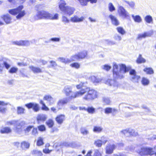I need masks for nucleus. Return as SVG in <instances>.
Wrapping results in <instances>:
<instances>
[{
	"label": "nucleus",
	"instance_id": "1",
	"mask_svg": "<svg viewBox=\"0 0 156 156\" xmlns=\"http://www.w3.org/2000/svg\"><path fill=\"white\" fill-rule=\"evenodd\" d=\"M85 83L81 82L79 84L76 85V87L77 89L81 90L76 92H73L70 87H65L64 90L65 95L68 97L69 99L71 100L82 96L86 92L87 93L83 98V100L89 101L97 98L98 93L95 90L91 89L89 87H86L85 89H83L85 87Z\"/></svg>",
	"mask_w": 156,
	"mask_h": 156
},
{
	"label": "nucleus",
	"instance_id": "6",
	"mask_svg": "<svg viewBox=\"0 0 156 156\" xmlns=\"http://www.w3.org/2000/svg\"><path fill=\"white\" fill-rule=\"evenodd\" d=\"M88 52L86 50L82 51L77 54L72 55L73 61L78 60L80 59H83L87 57Z\"/></svg>",
	"mask_w": 156,
	"mask_h": 156
},
{
	"label": "nucleus",
	"instance_id": "10",
	"mask_svg": "<svg viewBox=\"0 0 156 156\" xmlns=\"http://www.w3.org/2000/svg\"><path fill=\"white\" fill-rule=\"evenodd\" d=\"M110 19L112 23L115 26H119L120 24V22L117 19L112 15H110L109 16Z\"/></svg>",
	"mask_w": 156,
	"mask_h": 156
},
{
	"label": "nucleus",
	"instance_id": "21",
	"mask_svg": "<svg viewBox=\"0 0 156 156\" xmlns=\"http://www.w3.org/2000/svg\"><path fill=\"white\" fill-rule=\"evenodd\" d=\"M115 146L114 145H110L106 147V153L108 154H111L115 148Z\"/></svg>",
	"mask_w": 156,
	"mask_h": 156
},
{
	"label": "nucleus",
	"instance_id": "9",
	"mask_svg": "<svg viewBox=\"0 0 156 156\" xmlns=\"http://www.w3.org/2000/svg\"><path fill=\"white\" fill-rule=\"evenodd\" d=\"M55 120L59 124H62L66 119V116L64 114H60L57 115L55 118Z\"/></svg>",
	"mask_w": 156,
	"mask_h": 156
},
{
	"label": "nucleus",
	"instance_id": "42",
	"mask_svg": "<svg viewBox=\"0 0 156 156\" xmlns=\"http://www.w3.org/2000/svg\"><path fill=\"white\" fill-rule=\"evenodd\" d=\"M47 116L45 115L42 114L40 115V121L44 122L46 120Z\"/></svg>",
	"mask_w": 156,
	"mask_h": 156
},
{
	"label": "nucleus",
	"instance_id": "35",
	"mask_svg": "<svg viewBox=\"0 0 156 156\" xmlns=\"http://www.w3.org/2000/svg\"><path fill=\"white\" fill-rule=\"evenodd\" d=\"M40 102L42 105V106L41 108V110L46 111L49 110V108L45 105L42 101H41Z\"/></svg>",
	"mask_w": 156,
	"mask_h": 156
},
{
	"label": "nucleus",
	"instance_id": "39",
	"mask_svg": "<svg viewBox=\"0 0 156 156\" xmlns=\"http://www.w3.org/2000/svg\"><path fill=\"white\" fill-rule=\"evenodd\" d=\"M17 120H12L6 122L5 124L7 125H14L15 126L16 123L17 122Z\"/></svg>",
	"mask_w": 156,
	"mask_h": 156
},
{
	"label": "nucleus",
	"instance_id": "14",
	"mask_svg": "<svg viewBox=\"0 0 156 156\" xmlns=\"http://www.w3.org/2000/svg\"><path fill=\"white\" fill-rule=\"evenodd\" d=\"M1 18L6 24H9L11 22V17L9 14L2 15L1 16Z\"/></svg>",
	"mask_w": 156,
	"mask_h": 156
},
{
	"label": "nucleus",
	"instance_id": "25",
	"mask_svg": "<svg viewBox=\"0 0 156 156\" xmlns=\"http://www.w3.org/2000/svg\"><path fill=\"white\" fill-rule=\"evenodd\" d=\"M143 71L147 74L151 75L154 73L153 69L151 67H145L143 69Z\"/></svg>",
	"mask_w": 156,
	"mask_h": 156
},
{
	"label": "nucleus",
	"instance_id": "49",
	"mask_svg": "<svg viewBox=\"0 0 156 156\" xmlns=\"http://www.w3.org/2000/svg\"><path fill=\"white\" fill-rule=\"evenodd\" d=\"M2 106V105H0V113H4L6 112V108Z\"/></svg>",
	"mask_w": 156,
	"mask_h": 156
},
{
	"label": "nucleus",
	"instance_id": "31",
	"mask_svg": "<svg viewBox=\"0 0 156 156\" xmlns=\"http://www.w3.org/2000/svg\"><path fill=\"white\" fill-rule=\"evenodd\" d=\"M116 29L117 32L122 35H124L126 33V31L122 27H116Z\"/></svg>",
	"mask_w": 156,
	"mask_h": 156
},
{
	"label": "nucleus",
	"instance_id": "44",
	"mask_svg": "<svg viewBox=\"0 0 156 156\" xmlns=\"http://www.w3.org/2000/svg\"><path fill=\"white\" fill-rule=\"evenodd\" d=\"M18 70V69L15 67H12L9 70V73H16Z\"/></svg>",
	"mask_w": 156,
	"mask_h": 156
},
{
	"label": "nucleus",
	"instance_id": "58",
	"mask_svg": "<svg viewBox=\"0 0 156 156\" xmlns=\"http://www.w3.org/2000/svg\"><path fill=\"white\" fill-rule=\"evenodd\" d=\"M3 64L5 67L7 69H8L10 66V65L8 64L6 62H3Z\"/></svg>",
	"mask_w": 156,
	"mask_h": 156
},
{
	"label": "nucleus",
	"instance_id": "19",
	"mask_svg": "<svg viewBox=\"0 0 156 156\" xmlns=\"http://www.w3.org/2000/svg\"><path fill=\"white\" fill-rule=\"evenodd\" d=\"M30 144L28 142L24 141L21 143V147L23 150H26L28 149L30 147Z\"/></svg>",
	"mask_w": 156,
	"mask_h": 156
},
{
	"label": "nucleus",
	"instance_id": "5",
	"mask_svg": "<svg viewBox=\"0 0 156 156\" xmlns=\"http://www.w3.org/2000/svg\"><path fill=\"white\" fill-rule=\"evenodd\" d=\"M119 65L116 64H114L113 66L112 74L113 79L114 80L121 79L124 78L123 75L120 74L118 70Z\"/></svg>",
	"mask_w": 156,
	"mask_h": 156
},
{
	"label": "nucleus",
	"instance_id": "64",
	"mask_svg": "<svg viewBox=\"0 0 156 156\" xmlns=\"http://www.w3.org/2000/svg\"><path fill=\"white\" fill-rule=\"evenodd\" d=\"M50 63H51V66L52 67H54L57 66V64L55 61H51L50 62Z\"/></svg>",
	"mask_w": 156,
	"mask_h": 156
},
{
	"label": "nucleus",
	"instance_id": "27",
	"mask_svg": "<svg viewBox=\"0 0 156 156\" xmlns=\"http://www.w3.org/2000/svg\"><path fill=\"white\" fill-rule=\"evenodd\" d=\"M150 36V35L149 33L147 32H144L143 34H138L137 37V39L140 40L143 38H144L146 37Z\"/></svg>",
	"mask_w": 156,
	"mask_h": 156
},
{
	"label": "nucleus",
	"instance_id": "11",
	"mask_svg": "<svg viewBox=\"0 0 156 156\" xmlns=\"http://www.w3.org/2000/svg\"><path fill=\"white\" fill-rule=\"evenodd\" d=\"M117 112V110L115 108L111 107H106L104 109V112L106 114L112 113L114 115Z\"/></svg>",
	"mask_w": 156,
	"mask_h": 156
},
{
	"label": "nucleus",
	"instance_id": "24",
	"mask_svg": "<svg viewBox=\"0 0 156 156\" xmlns=\"http://www.w3.org/2000/svg\"><path fill=\"white\" fill-rule=\"evenodd\" d=\"M146 62V60L142 57V55L141 54L139 55L138 57L136 60V62L137 64H139L144 63Z\"/></svg>",
	"mask_w": 156,
	"mask_h": 156
},
{
	"label": "nucleus",
	"instance_id": "20",
	"mask_svg": "<svg viewBox=\"0 0 156 156\" xmlns=\"http://www.w3.org/2000/svg\"><path fill=\"white\" fill-rule=\"evenodd\" d=\"M107 141V140L104 138L101 140H98L94 143L98 147H100L102 144H105Z\"/></svg>",
	"mask_w": 156,
	"mask_h": 156
},
{
	"label": "nucleus",
	"instance_id": "37",
	"mask_svg": "<svg viewBox=\"0 0 156 156\" xmlns=\"http://www.w3.org/2000/svg\"><path fill=\"white\" fill-rule=\"evenodd\" d=\"M87 111L89 113L92 114L94 113L95 109L92 107H89L87 108Z\"/></svg>",
	"mask_w": 156,
	"mask_h": 156
},
{
	"label": "nucleus",
	"instance_id": "7",
	"mask_svg": "<svg viewBox=\"0 0 156 156\" xmlns=\"http://www.w3.org/2000/svg\"><path fill=\"white\" fill-rule=\"evenodd\" d=\"M140 154H149L151 156H156V152L151 148L144 147L141 148V151L138 152Z\"/></svg>",
	"mask_w": 156,
	"mask_h": 156
},
{
	"label": "nucleus",
	"instance_id": "45",
	"mask_svg": "<svg viewBox=\"0 0 156 156\" xmlns=\"http://www.w3.org/2000/svg\"><path fill=\"white\" fill-rule=\"evenodd\" d=\"M93 156H102L101 154L97 149L94 150Z\"/></svg>",
	"mask_w": 156,
	"mask_h": 156
},
{
	"label": "nucleus",
	"instance_id": "16",
	"mask_svg": "<svg viewBox=\"0 0 156 156\" xmlns=\"http://www.w3.org/2000/svg\"><path fill=\"white\" fill-rule=\"evenodd\" d=\"M44 100L47 101L49 102V105H51L54 103V100L53 98L49 95H46L44 96L43 98Z\"/></svg>",
	"mask_w": 156,
	"mask_h": 156
},
{
	"label": "nucleus",
	"instance_id": "38",
	"mask_svg": "<svg viewBox=\"0 0 156 156\" xmlns=\"http://www.w3.org/2000/svg\"><path fill=\"white\" fill-rule=\"evenodd\" d=\"M70 65L71 67L75 68L76 69H78L80 67V64L79 63L77 62L71 63Z\"/></svg>",
	"mask_w": 156,
	"mask_h": 156
},
{
	"label": "nucleus",
	"instance_id": "61",
	"mask_svg": "<svg viewBox=\"0 0 156 156\" xmlns=\"http://www.w3.org/2000/svg\"><path fill=\"white\" fill-rule=\"evenodd\" d=\"M9 104V103L5 102L3 101H0V105L5 106Z\"/></svg>",
	"mask_w": 156,
	"mask_h": 156
},
{
	"label": "nucleus",
	"instance_id": "13",
	"mask_svg": "<svg viewBox=\"0 0 156 156\" xmlns=\"http://www.w3.org/2000/svg\"><path fill=\"white\" fill-rule=\"evenodd\" d=\"M80 4L83 6H85L87 5L88 2H90L91 3H95L97 2L98 0H78Z\"/></svg>",
	"mask_w": 156,
	"mask_h": 156
},
{
	"label": "nucleus",
	"instance_id": "17",
	"mask_svg": "<svg viewBox=\"0 0 156 156\" xmlns=\"http://www.w3.org/2000/svg\"><path fill=\"white\" fill-rule=\"evenodd\" d=\"M25 124L24 121H22L20 122H18L17 120V122L16 123L15 126L17 129H18V131H21L22 130V127Z\"/></svg>",
	"mask_w": 156,
	"mask_h": 156
},
{
	"label": "nucleus",
	"instance_id": "41",
	"mask_svg": "<svg viewBox=\"0 0 156 156\" xmlns=\"http://www.w3.org/2000/svg\"><path fill=\"white\" fill-rule=\"evenodd\" d=\"M103 102L105 105H109L110 104L111 101L108 98H104L103 99Z\"/></svg>",
	"mask_w": 156,
	"mask_h": 156
},
{
	"label": "nucleus",
	"instance_id": "3",
	"mask_svg": "<svg viewBox=\"0 0 156 156\" xmlns=\"http://www.w3.org/2000/svg\"><path fill=\"white\" fill-rule=\"evenodd\" d=\"M23 5L19 6L17 8L9 9V13L13 16H16V18L17 20H20L26 14L25 11L23 10Z\"/></svg>",
	"mask_w": 156,
	"mask_h": 156
},
{
	"label": "nucleus",
	"instance_id": "29",
	"mask_svg": "<svg viewBox=\"0 0 156 156\" xmlns=\"http://www.w3.org/2000/svg\"><path fill=\"white\" fill-rule=\"evenodd\" d=\"M140 76L136 75L133 76L131 78V80L135 83H138L140 81Z\"/></svg>",
	"mask_w": 156,
	"mask_h": 156
},
{
	"label": "nucleus",
	"instance_id": "22",
	"mask_svg": "<svg viewBox=\"0 0 156 156\" xmlns=\"http://www.w3.org/2000/svg\"><path fill=\"white\" fill-rule=\"evenodd\" d=\"M120 67V71H122L123 73H125L129 70V69L124 64H120L119 65Z\"/></svg>",
	"mask_w": 156,
	"mask_h": 156
},
{
	"label": "nucleus",
	"instance_id": "60",
	"mask_svg": "<svg viewBox=\"0 0 156 156\" xmlns=\"http://www.w3.org/2000/svg\"><path fill=\"white\" fill-rule=\"evenodd\" d=\"M114 38L115 39L116 41H120L121 39V37L119 35H117L115 36Z\"/></svg>",
	"mask_w": 156,
	"mask_h": 156
},
{
	"label": "nucleus",
	"instance_id": "62",
	"mask_svg": "<svg viewBox=\"0 0 156 156\" xmlns=\"http://www.w3.org/2000/svg\"><path fill=\"white\" fill-rule=\"evenodd\" d=\"M2 60V58L0 57V73L2 72L3 69V66L2 65L1 63Z\"/></svg>",
	"mask_w": 156,
	"mask_h": 156
},
{
	"label": "nucleus",
	"instance_id": "26",
	"mask_svg": "<svg viewBox=\"0 0 156 156\" xmlns=\"http://www.w3.org/2000/svg\"><path fill=\"white\" fill-rule=\"evenodd\" d=\"M141 82L143 86H147L149 84L150 81L147 78L143 77L142 78Z\"/></svg>",
	"mask_w": 156,
	"mask_h": 156
},
{
	"label": "nucleus",
	"instance_id": "59",
	"mask_svg": "<svg viewBox=\"0 0 156 156\" xmlns=\"http://www.w3.org/2000/svg\"><path fill=\"white\" fill-rule=\"evenodd\" d=\"M130 75H133V76L136 75V72L134 69H132L130 70L129 72Z\"/></svg>",
	"mask_w": 156,
	"mask_h": 156
},
{
	"label": "nucleus",
	"instance_id": "40",
	"mask_svg": "<svg viewBox=\"0 0 156 156\" xmlns=\"http://www.w3.org/2000/svg\"><path fill=\"white\" fill-rule=\"evenodd\" d=\"M145 20L147 23H150L152 21V17L150 15L147 16L145 18Z\"/></svg>",
	"mask_w": 156,
	"mask_h": 156
},
{
	"label": "nucleus",
	"instance_id": "34",
	"mask_svg": "<svg viewBox=\"0 0 156 156\" xmlns=\"http://www.w3.org/2000/svg\"><path fill=\"white\" fill-rule=\"evenodd\" d=\"M132 17L134 21L136 22L140 23L141 21V19L140 16L139 15H136L134 16H132Z\"/></svg>",
	"mask_w": 156,
	"mask_h": 156
},
{
	"label": "nucleus",
	"instance_id": "32",
	"mask_svg": "<svg viewBox=\"0 0 156 156\" xmlns=\"http://www.w3.org/2000/svg\"><path fill=\"white\" fill-rule=\"evenodd\" d=\"M11 129L9 127H5L0 130V132L2 133H9L11 132Z\"/></svg>",
	"mask_w": 156,
	"mask_h": 156
},
{
	"label": "nucleus",
	"instance_id": "48",
	"mask_svg": "<svg viewBox=\"0 0 156 156\" xmlns=\"http://www.w3.org/2000/svg\"><path fill=\"white\" fill-rule=\"evenodd\" d=\"M130 129H128L121 131V132L122 134L125 135L126 134L130 133Z\"/></svg>",
	"mask_w": 156,
	"mask_h": 156
},
{
	"label": "nucleus",
	"instance_id": "15",
	"mask_svg": "<svg viewBox=\"0 0 156 156\" xmlns=\"http://www.w3.org/2000/svg\"><path fill=\"white\" fill-rule=\"evenodd\" d=\"M118 12L120 15L124 17H126L128 16L127 12L122 7H119L118 10Z\"/></svg>",
	"mask_w": 156,
	"mask_h": 156
},
{
	"label": "nucleus",
	"instance_id": "57",
	"mask_svg": "<svg viewBox=\"0 0 156 156\" xmlns=\"http://www.w3.org/2000/svg\"><path fill=\"white\" fill-rule=\"evenodd\" d=\"M46 130V127L44 125H41L40 126V131H43Z\"/></svg>",
	"mask_w": 156,
	"mask_h": 156
},
{
	"label": "nucleus",
	"instance_id": "52",
	"mask_svg": "<svg viewBox=\"0 0 156 156\" xmlns=\"http://www.w3.org/2000/svg\"><path fill=\"white\" fill-rule=\"evenodd\" d=\"M59 101L62 106L64 105L67 104L68 102V101L67 99H65L64 100H59Z\"/></svg>",
	"mask_w": 156,
	"mask_h": 156
},
{
	"label": "nucleus",
	"instance_id": "56",
	"mask_svg": "<svg viewBox=\"0 0 156 156\" xmlns=\"http://www.w3.org/2000/svg\"><path fill=\"white\" fill-rule=\"evenodd\" d=\"M111 68V67L108 65H105L104 66L103 69L107 71H109Z\"/></svg>",
	"mask_w": 156,
	"mask_h": 156
},
{
	"label": "nucleus",
	"instance_id": "2",
	"mask_svg": "<svg viewBox=\"0 0 156 156\" xmlns=\"http://www.w3.org/2000/svg\"><path fill=\"white\" fill-rule=\"evenodd\" d=\"M66 5V3L65 1L61 0L59 4V8L61 11L64 14L70 16L73 13L75 9Z\"/></svg>",
	"mask_w": 156,
	"mask_h": 156
},
{
	"label": "nucleus",
	"instance_id": "50",
	"mask_svg": "<svg viewBox=\"0 0 156 156\" xmlns=\"http://www.w3.org/2000/svg\"><path fill=\"white\" fill-rule=\"evenodd\" d=\"M32 153L34 156H38L39 155V151L38 150H34L32 151Z\"/></svg>",
	"mask_w": 156,
	"mask_h": 156
},
{
	"label": "nucleus",
	"instance_id": "54",
	"mask_svg": "<svg viewBox=\"0 0 156 156\" xmlns=\"http://www.w3.org/2000/svg\"><path fill=\"white\" fill-rule=\"evenodd\" d=\"M33 128V126H29L27 127L26 129L24 130V131L25 133H28Z\"/></svg>",
	"mask_w": 156,
	"mask_h": 156
},
{
	"label": "nucleus",
	"instance_id": "28",
	"mask_svg": "<svg viewBox=\"0 0 156 156\" xmlns=\"http://www.w3.org/2000/svg\"><path fill=\"white\" fill-rule=\"evenodd\" d=\"M72 56L71 57V59H66L62 58H60V60L62 62L64 63L65 64H69L72 62L74 61H73L72 60Z\"/></svg>",
	"mask_w": 156,
	"mask_h": 156
},
{
	"label": "nucleus",
	"instance_id": "53",
	"mask_svg": "<svg viewBox=\"0 0 156 156\" xmlns=\"http://www.w3.org/2000/svg\"><path fill=\"white\" fill-rule=\"evenodd\" d=\"M39 5H36L35 7V10L37 12V19H38L39 18Z\"/></svg>",
	"mask_w": 156,
	"mask_h": 156
},
{
	"label": "nucleus",
	"instance_id": "36",
	"mask_svg": "<svg viewBox=\"0 0 156 156\" xmlns=\"http://www.w3.org/2000/svg\"><path fill=\"white\" fill-rule=\"evenodd\" d=\"M25 109L20 107L17 108V113L18 114H21L24 113Z\"/></svg>",
	"mask_w": 156,
	"mask_h": 156
},
{
	"label": "nucleus",
	"instance_id": "23",
	"mask_svg": "<svg viewBox=\"0 0 156 156\" xmlns=\"http://www.w3.org/2000/svg\"><path fill=\"white\" fill-rule=\"evenodd\" d=\"M45 124L48 128H51L54 125V122L53 119H49L46 122Z\"/></svg>",
	"mask_w": 156,
	"mask_h": 156
},
{
	"label": "nucleus",
	"instance_id": "30",
	"mask_svg": "<svg viewBox=\"0 0 156 156\" xmlns=\"http://www.w3.org/2000/svg\"><path fill=\"white\" fill-rule=\"evenodd\" d=\"M50 147V145L49 143H47L45 145V148L43 150V152L44 153L47 154L50 153L52 151V149L48 148V147Z\"/></svg>",
	"mask_w": 156,
	"mask_h": 156
},
{
	"label": "nucleus",
	"instance_id": "63",
	"mask_svg": "<svg viewBox=\"0 0 156 156\" xmlns=\"http://www.w3.org/2000/svg\"><path fill=\"white\" fill-rule=\"evenodd\" d=\"M50 40L53 41L57 42L59 41L60 39L58 37H54L51 38Z\"/></svg>",
	"mask_w": 156,
	"mask_h": 156
},
{
	"label": "nucleus",
	"instance_id": "8",
	"mask_svg": "<svg viewBox=\"0 0 156 156\" xmlns=\"http://www.w3.org/2000/svg\"><path fill=\"white\" fill-rule=\"evenodd\" d=\"M14 44L19 46H28L30 44V41L27 40H20L13 42Z\"/></svg>",
	"mask_w": 156,
	"mask_h": 156
},
{
	"label": "nucleus",
	"instance_id": "46",
	"mask_svg": "<svg viewBox=\"0 0 156 156\" xmlns=\"http://www.w3.org/2000/svg\"><path fill=\"white\" fill-rule=\"evenodd\" d=\"M81 133L83 135H86L89 133L87 129L85 128H82L80 129Z\"/></svg>",
	"mask_w": 156,
	"mask_h": 156
},
{
	"label": "nucleus",
	"instance_id": "43",
	"mask_svg": "<svg viewBox=\"0 0 156 156\" xmlns=\"http://www.w3.org/2000/svg\"><path fill=\"white\" fill-rule=\"evenodd\" d=\"M29 68L34 73H37L39 72V69L38 68L34 67L33 66H30Z\"/></svg>",
	"mask_w": 156,
	"mask_h": 156
},
{
	"label": "nucleus",
	"instance_id": "4",
	"mask_svg": "<svg viewBox=\"0 0 156 156\" xmlns=\"http://www.w3.org/2000/svg\"><path fill=\"white\" fill-rule=\"evenodd\" d=\"M58 14H55L54 15L44 11H40V19H46L51 20H57L58 18Z\"/></svg>",
	"mask_w": 156,
	"mask_h": 156
},
{
	"label": "nucleus",
	"instance_id": "55",
	"mask_svg": "<svg viewBox=\"0 0 156 156\" xmlns=\"http://www.w3.org/2000/svg\"><path fill=\"white\" fill-rule=\"evenodd\" d=\"M62 21L64 23H68L69 22V20L65 16L62 17Z\"/></svg>",
	"mask_w": 156,
	"mask_h": 156
},
{
	"label": "nucleus",
	"instance_id": "33",
	"mask_svg": "<svg viewBox=\"0 0 156 156\" xmlns=\"http://www.w3.org/2000/svg\"><path fill=\"white\" fill-rule=\"evenodd\" d=\"M102 130V128L101 127L98 126H95L94 127L93 130L94 132L100 133L101 132Z\"/></svg>",
	"mask_w": 156,
	"mask_h": 156
},
{
	"label": "nucleus",
	"instance_id": "47",
	"mask_svg": "<svg viewBox=\"0 0 156 156\" xmlns=\"http://www.w3.org/2000/svg\"><path fill=\"white\" fill-rule=\"evenodd\" d=\"M108 9L110 12H112L115 10V8L112 3L109 4Z\"/></svg>",
	"mask_w": 156,
	"mask_h": 156
},
{
	"label": "nucleus",
	"instance_id": "51",
	"mask_svg": "<svg viewBox=\"0 0 156 156\" xmlns=\"http://www.w3.org/2000/svg\"><path fill=\"white\" fill-rule=\"evenodd\" d=\"M62 106L61 103L60 102L58 101L57 105V110H61L62 108Z\"/></svg>",
	"mask_w": 156,
	"mask_h": 156
},
{
	"label": "nucleus",
	"instance_id": "12",
	"mask_svg": "<svg viewBox=\"0 0 156 156\" xmlns=\"http://www.w3.org/2000/svg\"><path fill=\"white\" fill-rule=\"evenodd\" d=\"M25 106L28 108H33V109L36 112H37L38 111V105L36 103H30L26 104Z\"/></svg>",
	"mask_w": 156,
	"mask_h": 156
},
{
	"label": "nucleus",
	"instance_id": "18",
	"mask_svg": "<svg viewBox=\"0 0 156 156\" xmlns=\"http://www.w3.org/2000/svg\"><path fill=\"white\" fill-rule=\"evenodd\" d=\"M84 19V18L83 16L79 18L76 16H74L73 17H71L70 20L73 22H78L83 21Z\"/></svg>",
	"mask_w": 156,
	"mask_h": 156
}]
</instances>
